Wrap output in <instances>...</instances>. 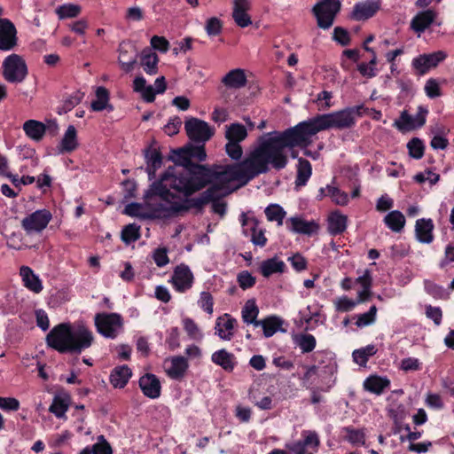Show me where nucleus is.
<instances>
[{
    "instance_id": "f257e3e1",
    "label": "nucleus",
    "mask_w": 454,
    "mask_h": 454,
    "mask_svg": "<svg viewBox=\"0 0 454 454\" xmlns=\"http://www.w3.org/2000/svg\"><path fill=\"white\" fill-rule=\"evenodd\" d=\"M251 151L239 162L225 167L194 163L204 161L205 145H187L172 151L170 160L181 169L168 168L144 195V219H168L191 208L202 210L226 183L241 186L253 180Z\"/></svg>"
},
{
    "instance_id": "f03ea898",
    "label": "nucleus",
    "mask_w": 454,
    "mask_h": 454,
    "mask_svg": "<svg viewBox=\"0 0 454 454\" xmlns=\"http://www.w3.org/2000/svg\"><path fill=\"white\" fill-rule=\"evenodd\" d=\"M288 129L283 131H273L267 133L258 138L257 145L251 150L250 165L253 167V179L262 174H266L270 170V168L276 170L285 168L288 164V158L285 153L286 148H301L303 150V154L312 160H317L319 153L308 149L310 145H289L284 141V133Z\"/></svg>"
},
{
    "instance_id": "7ed1b4c3",
    "label": "nucleus",
    "mask_w": 454,
    "mask_h": 454,
    "mask_svg": "<svg viewBox=\"0 0 454 454\" xmlns=\"http://www.w3.org/2000/svg\"><path fill=\"white\" fill-rule=\"evenodd\" d=\"M356 120L348 108L330 114H317L307 121L288 128L284 133V141L289 145H307L312 144V137L322 130L330 129H346L356 125Z\"/></svg>"
},
{
    "instance_id": "20e7f679",
    "label": "nucleus",
    "mask_w": 454,
    "mask_h": 454,
    "mask_svg": "<svg viewBox=\"0 0 454 454\" xmlns=\"http://www.w3.org/2000/svg\"><path fill=\"white\" fill-rule=\"evenodd\" d=\"M45 341L60 354L80 355L91 347L94 336L85 325L74 328L70 323H60L48 333Z\"/></svg>"
},
{
    "instance_id": "39448f33",
    "label": "nucleus",
    "mask_w": 454,
    "mask_h": 454,
    "mask_svg": "<svg viewBox=\"0 0 454 454\" xmlns=\"http://www.w3.org/2000/svg\"><path fill=\"white\" fill-rule=\"evenodd\" d=\"M341 9L340 0H320L312 8L317 26L322 29L330 28Z\"/></svg>"
},
{
    "instance_id": "423d86ee",
    "label": "nucleus",
    "mask_w": 454,
    "mask_h": 454,
    "mask_svg": "<svg viewBox=\"0 0 454 454\" xmlns=\"http://www.w3.org/2000/svg\"><path fill=\"white\" fill-rule=\"evenodd\" d=\"M2 67L4 80L11 83L22 82L28 74L26 61L21 56L15 53L4 59Z\"/></svg>"
},
{
    "instance_id": "0eeeda50",
    "label": "nucleus",
    "mask_w": 454,
    "mask_h": 454,
    "mask_svg": "<svg viewBox=\"0 0 454 454\" xmlns=\"http://www.w3.org/2000/svg\"><path fill=\"white\" fill-rule=\"evenodd\" d=\"M94 322L98 333L107 339H115L122 331L123 320L118 313H98Z\"/></svg>"
},
{
    "instance_id": "6e6552de",
    "label": "nucleus",
    "mask_w": 454,
    "mask_h": 454,
    "mask_svg": "<svg viewBox=\"0 0 454 454\" xmlns=\"http://www.w3.org/2000/svg\"><path fill=\"white\" fill-rule=\"evenodd\" d=\"M118 51V62L124 72L130 73L142 66V52H139L137 47L132 42H121Z\"/></svg>"
},
{
    "instance_id": "1a4fd4ad",
    "label": "nucleus",
    "mask_w": 454,
    "mask_h": 454,
    "mask_svg": "<svg viewBox=\"0 0 454 454\" xmlns=\"http://www.w3.org/2000/svg\"><path fill=\"white\" fill-rule=\"evenodd\" d=\"M52 219L48 209H38L27 215L21 221V227L27 235L41 233Z\"/></svg>"
},
{
    "instance_id": "9d476101",
    "label": "nucleus",
    "mask_w": 454,
    "mask_h": 454,
    "mask_svg": "<svg viewBox=\"0 0 454 454\" xmlns=\"http://www.w3.org/2000/svg\"><path fill=\"white\" fill-rule=\"evenodd\" d=\"M184 129L188 137L199 143L208 141L215 134V129L207 122L194 117L185 121Z\"/></svg>"
},
{
    "instance_id": "9b49d317",
    "label": "nucleus",
    "mask_w": 454,
    "mask_h": 454,
    "mask_svg": "<svg viewBox=\"0 0 454 454\" xmlns=\"http://www.w3.org/2000/svg\"><path fill=\"white\" fill-rule=\"evenodd\" d=\"M446 58L447 54L442 51L420 54L412 59L411 67L417 75H425L431 68L436 67Z\"/></svg>"
},
{
    "instance_id": "f8f14e48",
    "label": "nucleus",
    "mask_w": 454,
    "mask_h": 454,
    "mask_svg": "<svg viewBox=\"0 0 454 454\" xmlns=\"http://www.w3.org/2000/svg\"><path fill=\"white\" fill-rule=\"evenodd\" d=\"M17 43V29L14 24L9 19L0 20V51H11Z\"/></svg>"
},
{
    "instance_id": "ddd939ff",
    "label": "nucleus",
    "mask_w": 454,
    "mask_h": 454,
    "mask_svg": "<svg viewBox=\"0 0 454 454\" xmlns=\"http://www.w3.org/2000/svg\"><path fill=\"white\" fill-rule=\"evenodd\" d=\"M193 279V274L189 266L182 263L175 268L172 276V284L177 292L184 293L192 288Z\"/></svg>"
},
{
    "instance_id": "4468645a",
    "label": "nucleus",
    "mask_w": 454,
    "mask_h": 454,
    "mask_svg": "<svg viewBox=\"0 0 454 454\" xmlns=\"http://www.w3.org/2000/svg\"><path fill=\"white\" fill-rule=\"evenodd\" d=\"M380 0H364L356 3L350 14V18L356 21L367 20L372 18L380 9Z\"/></svg>"
},
{
    "instance_id": "2eb2a0df",
    "label": "nucleus",
    "mask_w": 454,
    "mask_h": 454,
    "mask_svg": "<svg viewBox=\"0 0 454 454\" xmlns=\"http://www.w3.org/2000/svg\"><path fill=\"white\" fill-rule=\"evenodd\" d=\"M144 157L146 160V172L150 180L155 177V172L160 168L163 162L162 153L156 142L152 143L144 150Z\"/></svg>"
},
{
    "instance_id": "dca6fc26",
    "label": "nucleus",
    "mask_w": 454,
    "mask_h": 454,
    "mask_svg": "<svg viewBox=\"0 0 454 454\" xmlns=\"http://www.w3.org/2000/svg\"><path fill=\"white\" fill-rule=\"evenodd\" d=\"M286 225L288 231L311 236L316 233L319 229V225L314 221H306L300 216H293L286 221Z\"/></svg>"
},
{
    "instance_id": "f3484780",
    "label": "nucleus",
    "mask_w": 454,
    "mask_h": 454,
    "mask_svg": "<svg viewBox=\"0 0 454 454\" xmlns=\"http://www.w3.org/2000/svg\"><path fill=\"white\" fill-rule=\"evenodd\" d=\"M20 276L23 286L30 292L40 294L43 291V286L42 280L30 267L21 266L20 269Z\"/></svg>"
},
{
    "instance_id": "a211bd4d",
    "label": "nucleus",
    "mask_w": 454,
    "mask_h": 454,
    "mask_svg": "<svg viewBox=\"0 0 454 454\" xmlns=\"http://www.w3.org/2000/svg\"><path fill=\"white\" fill-rule=\"evenodd\" d=\"M79 146L77 131L74 125H69L65 131L63 137L57 145L59 154L69 153L75 151Z\"/></svg>"
},
{
    "instance_id": "6ab92c4d",
    "label": "nucleus",
    "mask_w": 454,
    "mask_h": 454,
    "mask_svg": "<svg viewBox=\"0 0 454 454\" xmlns=\"http://www.w3.org/2000/svg\"><path fill=\"white\" fill-rule=\"evenodd\" d=\"M249 9V0H234L232 18L239 27H247L252 24L251 17L247 14Z\"/></svg>"
},
{
    "instance_id": "aec40b11",
    "label": "nucleus",
    "mask_w": 454,
    "mask_h": 454,
    "mask_svg": "<svg viewBox=\"0 0 454 454\" xmlns=\"http://www.w3.org/2000/svg\"><path fill=\"white\" fill-rule=\"evenodd\" d=\"M434 225L433 220L428 218H420L416 221L415 224V234L417 239L420 243L430 244L434 240Z\"/></svg>"
},
{
    "instance_id": "412c9836",
    "label": "nucleus",
    "mask_w": 454,
    "mask_h": 454,
    "mask_svg": "<svg viewBox=\"0 0 454 454\" xmlns=\"http://www.w3.org/2000/svg\"><path fill=\"white\" fill-rule=\"evenodd\" d=\"M237 320L229 314H224L216 319L215 330L218 336L224 340H231L233 338V330Z\"/></svg>"
},
{
    "instance_id": "4be33fe9",
    "label": "nucleus",
    "mask_w": 454,
    "mask_h": 454,
    "mask_svg": "<svg viewBox=\"0 0 454 454\" xmlns=\"http://www.w3.org/2000/svg\"><path fill=\"white\" fill-rule=\"evenodd\" d=\"M211 361L227 372H232L237 365L235 355L225 348L214 352L211 356Z\"/></svg>"
},
{
    "instance_id": "5701e85b",
    "label": "nucleus",
    "mask_w": 454,
    "mask_h": 454,
    "mask_svg": "<svg viewBox=\"0 0 454 454\" xmlns=\"http://www.w3.org/2000/svg\"><path fill=\"white\" fill-rule=\"evenodd\" d=\"M435 17L436 14L433 10L428 9L419 12L412 18L411 21V28L416 33H423L433 24Z\"/></svg>"
},
{
    "instance_id": "b1692460",
    "label": "nucleus",
    "mask_w": 454,
    "mask_h": 454,
    "mask_svg": "<svg viewBox=\"0 0 454 454\" xmlns=\"http://www.w3.org/2000/svg\"><path fill=\"white\" fill-rule=\"evenodd\" d=\"M131 376L132 371L128 365H118L111 371L109 381L114 388H123Z\"/></svg>"
},
{
    "instance_id": "393cba45",
    "label": "nucleus",
    "mask_w": 454,
    "mask_h": 454,
    "mask_svg": "<svg viewBox=\"0 0 454 454\" xmlns=\"http://www.w3.org/2000/svg\"><path fill=\"white\" fill-rule=\"evenodd\" d=\"M71 402L70 395L66 392H60L54 395L52 403L49 407V411L55 415L58 419L65 417L68 411Z\"/></svg>"
},
{
    "instance_id": "a878e982",
    "label": "nucleus",
    "mask_w": 454,
    "mask_h": 454,
    "mask_svg": "<svg viewBox=\"0 0 454 454\" xmlns=\"http://www.w3.org/2000/svg\"><path fill=\"white\" fill-rule=\"evenodd\" d=\"M286 265L278 256L266 259L261 262L260 273L264 278H269L275 273H284L286 271Z\"/></svg>"
},
{
    "instance_id": "bb28decb",
    "label": "nucleus",
    "mask_w": 454,
    "mask_h": 454,
    "mask_svg": "<svg viewBox=\"0 0 454 454\" xmlns=\"http://www.w3.org/2000/svg\"><path fill=\"white\" fill-rule=\"evenodd\" d=\"M247 82L245 71L236 68L228 72L222 79L224 86L230 89H240L246 86Z\"/></svg>"
},
{
    "instance_id": "cd10ccee",
    "label": "nucleus",
    "mask_w": 454,
    "mask_h": 454,
    "mask_svg": "<svg viewBox=\"0 0 454 454\" xmlns=\"http://www.w3.org/2000/svg\"><path fill=\"white\" fill-rule=\"evenodd\" d=\"M390 386V380L387 377L370 375L364 381V387L366 391L375 395H381Z\"/></svg>"
},
{
    "instance_id": "c85d7f7f",
    "label": "nucleus",
    "mask_w": 454,
    "mask_h": 454,
    "mask_svg": "<svg viewBox=\"0 0 454 454\" xmlns=\"http://www.w3.org/2000/svg\"><path fill=\"white\" fill-rule=\"evenodd\" d=\"M161 394V384L159 378L153 373H144V395L155 399Z\"/></svg>"
},
{
    "instance_id": "c756f323",
    "label": "nucleus",
    "mask_w": 454,
    "mask_h": 454,
    "mask_svg": "<svg viewBox=\"0 0 454 454\" xmlns=\"http://www.w3.org/2000/svg\"><path fill=\"white\" fill-rule=\"evenodd\" d=\"M167 90V82L164 76H160L155 80L154 85H146L144 79V101L152 103L155 99L156 94H162Z\"/></svg>"
},
{
    "instance_id": "7c9ffc66",
    "label": "nucleus",
    "mask_w": 454,
    "mask_h": 454,
    "mask_svg": "<svg viewBox=\"0 0 454 454\" xmlns=\"http://www.w3.org/2000/svg\"><path fill=\"white\" fill-rule=\"evenodd\" d=\"M295 188L305 186L312 175V166L310 162L304 159L299 158L296 165Z\"/></svg>"
},
{
    "instance_id": "2f4dec72",
    "label": "nucleus",
    "mask_w": 454,
    "mask_h": 454,
    "mask_svg": "<svg viewBox=\"0 0 454 454\" xmlns=\"http://www.w3.org/2000/svg\"><path fill=\"white\" fill-rule=\"evenodd\" d=\"M188 367V361L185 357L174 356L171 359L170 367L167 370V374L170 379L179 380L184 378Z\"/></svg>"
},
{
    "instance_id": "473e14b6",
    "label": "nucleus",
    "mask_w": 454,
    "mask_h": 454,
    "mask_svg": "<svg viewBox=\"0 0 454 454\" xmlns=\"http://www.w3.org/2000/svg\"><path fill=\"white\" fill-rule=\"evenodd\" d=\"M253 226L249 229L242 230V232L246 237H250V241L254 246L264 247L268 242V239L265 236V230L258 229V220H253Z\"/></svg>"
},
{
    "instance_id": "72a5a7b5",
    "label": "nucleus",
    "mask_w": 454,
    "mask_h": 454,
    "mask_svg": "<svg viewBox=\"0 0 454 454\" xmlns=\"http://www.w3.org/2000/svg\"><path fill=\"white\" fill-rule=\"evenodd\" d=\"M348 218L346 215L340 213V211H333L328 218V231L333 235H340L345 231L347 228Z\"/></svg>"
},
{
    "instance_id": "f704fd0d",
    "label": "nucleus",
    "mask_w": 454,
    "mask_h": 454,
    "mask_svg": "<svg viewBox=\"0 0 454 454\" xmlns=\"http://www.w3.org/2000/svg\"><path fill=\"white\" fill-rule=\"evenodd\" d=\"M25 134L34 141H40L46 132V125L35 120H28L23 124Z\"/></svg>"
},
{
    "instance_id": "c9c22d12",
    "label": "nucleus",
    "mask_w": 454,
    "mask_h": 454,
    "mask_svg": "<svg viewBox=\"0 0 454 454\" xmlns=\"http://www.w3.org/2000/svg\"><path fill=\"white\" fill-rule=\"evenodd\" d=\"M96 100L91 102V109L96 112L103 111L108 108L109 111L113 110V106L108 105L109 91L103 86L98 87L96 90Z\"/></svg>"
},
{
    "instance_id": "e433bc0d",
    "label": "nucleus",
    "mask_w": 454,
    "mask_h": 454,
    "mask_svg": "<svg viewBox=\"0 0 454 454\" xmlns=\"http://www.w3.org/2000/svg\"><path fill=\"white\" fill-rule=\"evenodd\" d=\"M247 137V130L246 127L239 122H234L226 126L225 138L228 141L242 142Z\"/></svg>"
},
{
    "instance_id": "4c0bfd02",
    "label": "nucleus",
    "mask_w": 454,
    "mask_h": 454,
    "mask_svg": "<svg viewBox=\"0 0 454 454\" xmlns=\"http://www.w3.org/2000/svg\"><path fill=\"white\" fill-rule=\"evenodd\" d=\"M384 223L392 231L400 232L405 225V217L402 212L394 210L384 217Z\"/></svg>"
},
{
    "instance_id": "58836bf2",
    "label": "nucleus",
    "mask_w": 454,
    "mask_h": 454,
    "mask_svg": "<svg viewBox=\"0 0 454 454\" xmlns=\"http://www.w3.org/2000/svg\"><path fill=\"white\" fill-rule=\"evenodd\" d=\"M158 55L150 48H144V72L153 75L158 73Z\"/></svg>"
},
{
    "instance_id": "ea45409f",
    "label": "nucleus",
    "mask_w": 454,
    "mask_h": 454,
    "mask_svg": "<svg viewBox=\"0 0 454 454\" xmlns=\"http://www.w3.org/2000/svg\"><path fill=\"white\" fill-rule=\"evenodd\" d=\"M83 97H84L83 92H82L80 90L74 91L72 94L67 96L63 100L61 106L59 107L58 113L59 114H67V113L72 111L77 105H79L81 103Z\"/></svg>"
},
{
    "instance_id": "a19ab883",
    "label": "nucleus",
    "mask_w": 454,
    "mask_h": 454,
    "mask_svg": "<svg viewBox=\"0 0 454 454\" xmlns=\"http://www.w3.org/2000/svg\"><path fill=\"white\" fill-rule=\"evenodd\" d=\"M242 319L247 324H254V325H260V321L256 320L259 314V309L254 301H247L242 309Z\"/></svg>"
},
{
    "instance_id": "79ce46f5",
    "label": "nucleus",
    "mask_w": 454,
    "mask_h": 454,
    "mask_svg": "<svg viewBox=\"0 0 454 454\" xmlns=\"http://www.w3.org/2000/svg\"><path fill=\"white\" fill-rule=\"evenodd\" d=\"M282 324V319L276 316L268 317L262 321H260V325L263 330V334L266 338L273 336L281 327Z\"/></svg>"
},
{
    "instance_id": "37998d69",
    "label": "nucleus",
    "mask_w": 454,
    "mask_h": 454,
    "mask_svg": "<svg viewBox=\"0 0 454 454\" xmlns=\"http://www.w3.org/2000/svg\"><path fill=\"white\" fill-rule=\"evenodd\" d=\"M229 184L230 183H226L225 184L223 185V187H221L219 190H217V192L215 194V196L212 200H209V202H212L213 212L221 216H223L226 214L227 205L225 202L220 201L219 200L223 196H224L226 193H228L227 192H223L229 188Z\"/></svg>"
},
{
    "instance_id": "c03bdc74",
    "label": "nucleus",
    "mask_w": 454,
    "mask_h": 454,
    "mask_svg": "<svg viewBox=\"0 0 454 454\" xmlns=\"http://www.w3.org/2000/svg\"><path fill=\"white\" fill-rule=\"evenodd\" d=\"M342 431L346 433L344 439L353 445H364L365 434L362 429H356L353 427H345Z\"/></svg>"
},
{
    "instance_id": "a18cd8bd",
    "label": "nucleus",
    "mask_w": 454,
    "mask_h": 454,
    "mask_svg": "<svg viewBox=\"0 0 454 454\" xmlns=\"http://www.w3.org/2000/svg\"><path fill=\"white\" fill-rule=\"evenodd\" d=\"M267 220L270 222H277L278 225L283 224L286 212L278 204H270L264 210Z\"/></svg>"
},
{
    "instance_id": "49530a36",
    "label": "nucleus",
    "mask_w": 454,
    "mask_h": 454,
    "mask_svg": "<svg viewBox=\"0 0 454 454\" xmlns=\"http://www.w3.org/2000/svg\"><path fill=\"white\" fill-rule=\"evenodd\" d=\"M295 343L301 348L303 354L309 353L314 350L317 345V340L310 333H301L295 338Z\"/></svg>"
},
{
    "instance_id": "de8ad7c7",
    "label": "nucleus",
    "mask_w": 454,
    "mask_h": 454,
    "mask_svg": "<svg viewBox=\"0 0 454 454\" xmlns=\"http://www.w3.org/2000/svg\"><path fill=\"white\" fill-rule=\"evenodd\" d=\"M393 126L401 132L417 129L413 116L410 115L406 111L401 113L400 118L395 121Z\"/></svg>"
},
{
    "instance_id": "09e8293b",
    "label": "nucleus",
    "mask_w": 454,
    "mask_h": 454,
    "mask_svg": "<svg viewBox=\"0 0 454 454\" xmlns=\"http://www.w3.org/2000/svg\"><path fill=\"white\" fill-rule=\"evenodd\" d=\"M139 237L140 226L136 223L125 225L121 232V239L127 245L137 240Z\"/></svg>"
},
{
    "instance_id": "8fccbe9b",
    "label": "nucleus",
    "mask_w": 454,
    "mask_h": 454,
    "mask_svg": "<svg viewBox=\"0 0 454 454\" xmlns=\"http://www.w3.org/2000/svg\"><path fill=\"white\" fill-rule=\"evenodd\" d=\"M81 13V6L74 4H65L56 9L59 20L75 18Z\"/></svg>"
},
{
    "instance_id": "3c124183",
    "label": "nucleus",
    "mask_w": 454,
    "mask_h": 454,
    "mask_svg": "<svg viewBox=\"0 0 454 454\" xmlns=\"http://www.w3.org/2000/svg\"><path fill=\"white\" fill-rule=\"evenodd\" d=\"M378 309L372 305L365 313L356 315V325L359 328L369 326L375 323Z\"/></svg>"
},
{
    "instance_id": "603ef678",
    "label": "nucleus",
    "mask_w": 454,
    "mask_h": 454,
    "mask_svg": "<svg viewBox=\"0 0 454 454\" xmlns=\"http://www.w3.org/2000/svg\"><path fill=\"white\" fill-rule=\"evenodd\" d=\"M409 155L416 160H419L424 156L425 145L423 141L419 137L411 138L407 144Z\"/></svg>"
},
{
    "instance_id": "864d4df0",
    "label": "nucleus",
    "mask_w": 454,
    "mask_h": 454,
    "mask_svg": "<svg viewBox=\"0 0 454 454\" xmlns=\"http://www.w3.org/2000/svg\"><path fill=\"white\" fill-rule=\"evenodd\" d=\"M425 291L434 299L446 300L449 298V293L442 286L430 280L424 282Z\"/></svg>"
},
{
    "instance_id": "5fc2aeb1",
    "label": "nucleus",
    "mask_w": 454,
    "mask_h": 454,
    "mask_svg": "<svg viewBox=\"0 0 454 454\" xmlns=\"http://www.w3.org/2000/svg\"><path fill=\"white\" fill-rule=\"evenodd\" d=\"M327 196L332 199V200L340 206H345L348 202V194L340 190L337 187L327 185Z\"/></svg>"
},
{
    "instance_id": "6e6d98bb",
    "label": "nucleus",
    "mask_w": 454,
    "mask_h": 454,
    "mask_svg": "<svg viewBox=\"0 0 454 454\" xmlns=\"http://www.w3.org/2000/svg\"><path fill=\"white\" fill-rule=\"evenodd\" d=\"M205 30L208 36L219 35L223 31V21L217 17H211L206 21Z\"/></svg>"
},
{
    "instance_id": "4d7b16f0",
    "label": "nucleus",
    "mask_w": 454,
    "mask_h": 454,
    "mask_svg": "<svg viewBox=\"0 0 454 454\" xmlns=\"http://www.w3.org/2000/svg\"><path fill=\"white\" fill-rule=\"evenodd\" d=\"M302 435L304 436L301 442L303 443L306 449H312L314 451H317L320 444L318 434L315 431H303Z\"/></svg>"
},
{
    "instance_id": "13d9d810",
    "label": "nucleus",
    "mask_w": 454,
    "mask_h": 454,
    "mask_svg": "<svg viewBox=\"0 0 454 454\" xmlns=\"http://www.w3.org/2000/svg\"><path fill=\"white\" fill-rule=\"evenodd\" d=\"M123 188V203H128L134 199L137 194V185L135 181L127 179L121 183Z\"/></svg>"
},
{
    "instance_id": "bf43d9fd",
    "label": "nucleus",
    "mask_w": 454,
    "mask_h": 454,
    "mask_svg": "<svg viewBox=\"0 0 454 454\" xmlns=\"http://www.w3.org/2000/svg\"><path fill=\"white\" fill-rule=\"evenodd\" d=\"M237 281L243 290H247L255 285L256 279L249 271L243 270L238 274Z\"/></svg>"
},
{
    "instance_id": "052dcab7",
    "label": "nucleus",
    "mask_w": 454,
    "mask_h": 454,
    "mask_svg": "<svg viewBox=\"0 0 454 454\" xmlns=\"http://www.w3.org/2000/svg\"><path fill=\"white\" fill-rule=\"evenodd\" d=\"M356 305L357 302L349 299L348 296H342L334 301L335 309L339 312H349Z\"/></svg>"
},
{
    "instance_id": "680f3d73",
    "label": "nucleus",
    "mask_w": 454,
    "mask_h": 454,
    "mask_svg": "<svg viewBox=\"0 0 454 454\" xmlns=\"http://www.w3.org/2000/svg\"><path fill=\"white\" fill-rule=\"evenodd\" d=\"M150 49L166 53L169 49V42L164 36L153 35L151 38Z\"/></svg>"
},
{
    "instance_id": "e2e57ef3",
    "label": "nucleus",
    "mask_w": 454,
    "mask_h": 454,
    "mask_svg": "<svg viewBox=\"0 0 454 454\" xmlns=\"http://www.w3.org/2000/svg\"><path fill=\"white\" fill-rule=\"evenodd\" d=\"M240 142L228 141L225 145V152L227 155L234 160H239L243 154V150Z\"/></svg>"
},
{
    "instance_id": "0e129e2a",
    "label": "nucleus",
    "mask_w": 454,
    "mask_h": 454,
    "mask_svg": "<svg viewBox=\"0 0 454 454\" xmlns=\"http://www.w3.org/2000/svg\"><path fill=\"white\" fill-rule=\"evenodd\" d=\"M199 306L207 313H213L214 298L209 292H202L198 301Z\"/></svg>"
},
{
    "instance_id": "69168bd1",
    "label": "nucleus",
    "mask_w": 454,
    "mask_h": 454,
    "mask_svg": "<svg viewBox=\"0 0 454 454\" xmlns=\"http://www.w3.org/2000/svg\"><path fill=\"white\" fill-rule=\"evenodd\" d=\"M425 92L430 98H435L442 95L440 85L434 78H430L427 81L425 84Z\"/></svg>"
},
{
    "instance_id": "338daca9",
    "label": "nucleus",
    "mask_w": 454,
    "mask_h": 454,
    "mask_svg": "<svg viewBox=\"0 0 454 454\" xmlns=\"http://www.w3.org/2000/svg\"><path fill=\"white\" fill-rule=\"evenodd\" d=\"M333 39L341 46H347L350 43V35L348 30L341 27H334Z\"/></svg>"
},
{
    "instance_id": "774afa93",
    "label": "nucleus",
    "mask_w": 454,
    "mask_h": 454,
    "mask_svg": "<svg viewBox=\"0 0 454 454\" xmlns=\"http://www.w3.org/2000/svg\"><path fill=\"white\" fill-rule=\"evenodd\" d=\"M93 454H113L110 444L106 442L104 435L98 438V442L92 446Z\"/></svg>"
}]
</instances>
